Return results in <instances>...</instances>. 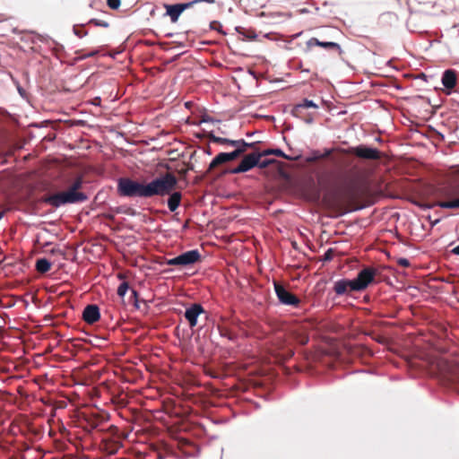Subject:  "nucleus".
<instances>
[{
  "instance_id": "f257e3e1",
  "label": "nucleus",
  "mask_w": 459,
  "mask_h": 459,
  "mask_svg": "<svg viewBox=\"0 0 459 459\" xmlns=\"http://www.w3.org/2000/svg\"><path fill=\"white\" fill-rule=\"evenodd\" d=\"M375 169L376 166L372 163L355 164L345 171L339 185L332 192L333 204L345 207L357 201L362 195L364 187Z\"/></svg>"
},
{
  "instance_id": "f03ea898",
  "label": "nucleus",
  "mask_w": 459,
  "mask_h": 459,
  "mask_svg": "<svg viewBox=\"0 0 459 459\" xmlns=\"http://www.w3.org/2000/svg\"><path fill=\"white\" fill-rule=\"evenodd\" d=\"M177 184L178 179L171 173H166L149 183L121 178L118 180L117 190L122 196L152 198L155 195H167L176 188Z\"/></svg>"
},
{
  "instance_id": "7ed1b4c3",
  "label": "nucleus",
  "mask_w": 459,
  "mask_h": 459,
  "mask_svg": "<svg viewBox=\"0 0 459 459\" xmlns=\"http://www.w3.org/2000/svg\"><path fill=\"white\" fill-rule=\"evenodd\" d=\"M378 274L377 268L372 266L364 267L353 280L342 279L334 282L333 290L337 295L348 294L351 291H363L370 284L376 282Z\"/></svg>"
},
{
  "instance_id": "20e7f679",
  "label": "nucleus",
  "mask_w": 459,
  "mask_h": 459,
  "mask_svg": "<svg viewBox=\"0 0 459 459\" xmlns=\"http://www.w3.org/2000/svg\"><path fill=\"white\" fill-rule=\"evenodd\" d=\"M437 368L440 378L459 392V365L441 359L437 361Z\"/></svg>"
},
{
  "instance_id": "39448f33",
  "label": "nucleus",
  "mask_w": 459,
  "mask_h": 459,
  "mask_svg": "<svg viewBox=\"0 0 459 459\" xmlns=\"http://www.w3.org/2000/svg\"><path fill=\"white\" fill-rule=\"evenodd\" d=\"M271 351L279 360L288 359L294 354L290 341L281 333L277 334L272 341Z\"/></svg>"
},
{
  "instance_id": "423d86ee",
  "label": "nucleus",
  "mask_w": 459,
  "mask_h": 459,
  "mask_svg": "<svg viewBox=\"0 0 459 459\" xmlns=\"http://www.w3.org/2000/svg\"><path fill=\"white\" fill-rule=\"evenodd\" d=\"M343 152L346 154L355 155L361 160L368 161L379 160L384 155L383 152L377 148H372L364 144L350 147L347 150H343Z\"/></svg>"
},
{
  "instance_id": "0eeeda50",
  "label": "nucleus",
  "mask_w": 459,
  "mask_h": 459,
  "mask_svg": "<svg viewBox=\"0 0 459 459\" xmlns=\"http://www.w3.org/2000/svg\"><path fill=\"white\" fill-rule=\"evenodd\" d=\"M209 3L214 4L215 0H194L188 3L176 4H164V8L166 9V14L169 16L171 22L176 23L178 21L181 13L194 6V4L197 3Z\"/></svg>"
},
{
  "instance_id": "6e6552de",
  "label": "nucleus",
  "mask_w": 459,
  "mask_h": 459,
  "mask_svg": "<svg viewBox=\"0 0 459 459\" xmlns=\"http://www.w3.org/2000/svg\"><path fill=\"white\" fill-rule=\"evenodd\" d=\"M201 260V255L198 250L186 251L174 258L166 260L168 265L188 266Z\"/></svg>"
},
{
  "instance_id": "1a4fd4ad",
  "label": "nucleus",
  "mask_w": 459,
  "mask_h": 459,
  "mask_svg": "<svg viewBox=\"0 0 459 459\" xmlns=\"http://www.w3.org/2000/svg\"><path fill=\"white\" fill-rule=\"evenodd\" d=\"M273 286L276 296L281 304L286 306H292L294 307H298L299 306L301 302L300 299L293 293L289 291L283 285L274 281Z\"/></svg>"
},
{
  "instance_id": "9d476101",
  "label": "nucleus",
  "mask_w": 459,
  "mask_h": 459,
  "mask_svg": "<svg viewBox=\"0 0 459 459\" xmlns=\"http://www.w3.org/2000/svg\"><path fill=\"white\" fill-rule=\"evenodd\" d=\"M67 191L58 192L53 195L42 197V202L48 204L55 208L66 204H76L74 199V195H70Z\"/></svg>"
},
{
  "instance_id": "9b49d317",
  "label": "nucleus",
  "mask_w": 459,
  "mask_h": 459,
  "mask_svg": "<svg viewBox=\"0 0 459 459\" xmlns=\"http://www.w3.org/2000/svg\"><path fill=\"white\" fill-rule=\"evenodd\" d=\"M261 157L262 154L260 152H253L246 155L240 163L230 170V173L239 174L250 170L258 164Z\"/></svg>"
},
{
  "instance_id": "f8f14e48",
  "label": "nucleus",
  "mask_w": 459,
  "mask_h": 459,
  "mask_svg": "<svg viewBox=\"0 0 459 459\" xmlns=\"http://www.w3.org/2000/svg\"><path fill=\"white\" fill-rule=\"evenodd\" d=\"M243 153H244V150H242V149H236L231 152H221L212 160V162L209 165L208 170L209 171L212 170L216 167H218L223 163L234 160Z\"/></svg>"
},
{
  "instance_id": "ddd939ff",
  "label": "nucleus",
  "mask_w": 459,
  "mask_h": 459,
  "mask_svg": "<svg viewBox=\"0 0 459 459\" xmlns=\"http://www.w3.org/2000/svg\"><path fill=\"white\" fill-rule=\"evenodd\" d=\"M205 311L201 304L194 303L189 307H187L185 311V317L187 320L190 328H194L197 325V318L201 314H204Z\"/></svg>"
},
{
  "instance_id": "4468645a",
  "label": "nucleus",
  "mask_w": 459,
  "mask_h": 459,
  "mask_svg": "<svg viewBox=\"0 0 459 459\" xmlns=\"http://www.w3.org/2000/svg\"><path fill=\"white\" fill-rule=\"evenodd\" d=\"M307 48H311L313 47H321L328 50H335L339 53V55L342 54V49L341 46L333 41H320L316 38H311L307 41Z\"/></svg>"
},
{
  "instance_id": "2eb2a0df",
  "label": "nucleus",
  "mask_w": 459,
  "mask_h": 459,
  "mask_svg": "<svg viewBox=\"0 0 459 459\" xmlns=\"http://www.w3.org/2000/svg\"><path fill=\"white\" fill-rule=\"evenodd\" d=\"M82 186V178H77L66 190L68 193H72L71 195H74L73 196L76 203H82L88 199L87 195L84 193L79 191V189H81Z\"/></svg>"
},
{
  "instance_id": "dca6fc26",
  "label": "nucleus",
  "mask_w": 459,
  "mask_h": 459,
  "mask_svg": "<svg viewBox=\"0 0 459 459\" xmlns=\"http://www.w3.org/2000/svg\"><path fill=\"white\" fill-rule=\"evenodd\" d=\"M100 309L96 305H88L82 313V319L89 325H93L100 320Z\"/></svg>"
},
{
  "instance_id": "f3484780",
  "label": "nucleus",
  "mask_w": 459,
  "mask_h": 459,
  "mask_svg": "<svg viewBox=\"0 0 459 459\" xmlns=\"http://www.w3.org/2000/svg\"><path fill=\"white\" fill-rule=\"evenodd\" d=\"M309 108H317L318 106L313 100L304 99L300 103H298L293 107L291 113L297 117H302L304 116L305 109Z\"/></svg>"
},
{
  "instance_id": "a211bd4d",
  "label": "nucleus",
  "mask_w": 459,
  "mask_h": 459,
  "mask_svg": "<svg viewBox=\"0 0 459 459\" xmlns=\"http://www.w3.org/2000/svg\"><path fill=\"white\" fill-rule=\"evenodd\" d=\"M443 85L449 90L454 89L457 83L456 73L454 70H446L442 76Z\"/></svg>"
},
{
  "instance_id": "6ab92c4d",
  "label": "nucleus",
  "mask_w": 459,
  "mask_h": 459,
  "mask_svg": "<svg viewBox=\"0 0 459 459\" xmlns=\"http://www.w3.org/2000/svg\"><path fill=\"white\" fill-rule=\"evenodd\" d=\"M168 199V207L170 212H175L180 205L182 195L180 192H170Z\"/></svg>"
},
{
  "instance_id": "aec40b11",
  "label": "nucleus",
  "mask_w": 459,
  "mask_h": 459,
  "mask_svg": "<svg viewBox=\"0 0 459 459\" xmlns=\"http://www.w3.org/2000/svg\"><path fill=\"white\" fill-rule=\"evenodd\" d=\"M290 337L301 345H305L308 342V335L301 330H293Z\"/></svg>"
},
{
  "instance_id": "412c9836",
  "label": "nucleus",
  "mask_w": 459,
  "mask_h": 459,
  "mask_svg": "<svg viewBox=\"0 0 459 459\" xmlns=\"http://www.w3.org/2000/svg\"><path fill=\"white\" fill-rule=\"evenodd\" d=\"M439 206L446 209H458L459 208V198L451 201H437L430 207Z\"/></svg>"
},
{
  "instance_id": "4be33fe9",
  "label": "nucleus",
  "mask_w": 459,
  "mask_h": 459,
  "mask_svg": "<svg viewBox=\"0 0 459 459\" xmlns=\"http://www.w3.org/2000/svg\"><path fill=\"white\" fill-rule=\"evenodd\" d=\"M51 268V263L46 258H39L36 262V270L40 273H48Z\"/></svg>"
},
{
  "instance_id": "5701e85b",
  "label": "nucleus",
  "mask_w": 459,
  "mask_h": 459,
  "mask_svg": "<svg viewBox=\"0 0 459 459\" xmlns=\"http://www.w3.org/2000/svg\"><path fill=\"white\" fill-rule=\"evenodd\" d=\"M453 190L449 186H441L435 190L434 195L437 198H450L453 196Z\"/></svg>"
},
{
  "instance_id": "b1692460",
  "label": "nucleus",
  "mask_w": 459,
  "mask_h": 459,
  "mask_svg": "<svg viewBox=\"0 0 459 459\" xmlns=\"http://www.w3.org/2000/svg\"><path fill=\"white\" fill-rule=\"evenodd\" d=\"M262 156L264 155H270V154H273L277 157H281V158H284L286 160H297V158H291L288 155H286L280 149H269V150H266L264 151L263 153H261Z\"/></svg>"
},
{
  "instance_id": "393cba45",
  "label": "nucleus",
  "mask_w": 459,
  "mask_h": 459,
  "mask_svg": "<svg viewBox=\"0 0 459 459\" xmlns=\"http://www.w3.org/2000/svg\"><path fill=\"white\" fill-rule=\"evenodd\" d=\"M206 136L212 143L220 144H230V139L216 136L212 133H208Z\"/></svg>"
},
{
  "instance_id": "a878e982",
  "label": "nucleus",
  "mask_w": 459,
  "mask_h": 459,
  "mask_svg": "<svg viewBox=\"0 0 459 459\" xmlns=\"http://www.w3.org/2000/svg\"><path fill=\"white\" fill-rule=\"evenodd\" d=\"M128 289L129 284L126 281L122 282L117 288V295L121 298H124Z\"/></svg>"
},
{
  "instance_id": "bb28decb",
  "label": "nucleus",
  "mask_w": 459,
  "mask_h": 459,
  "mask_svg": "<svg viewBox=\"0 0 459 459\" xmlns=\"http://www.w3.org/2000/svg\"><path fill=\"white\" fill-rule=\"evenodd\" d=\"M89 23L94 24L95 26H98V27H104V28L108 27V23L107 22L102 21V20H98V19H91L89 21Z\"/></svg>"
},
{
  "instance_id": "cd10ccee",
  "label": "nucleus",
  "mask_w": 459,
  "mask_h": 459,
  "mask_svg": "<svg viewBox=\"0 0 459 459\" xmlns=\"http://www.w3.org/2000/svg\"><path fill=\"white\" fill-rule=\"evenodd\" d=\"M108 6L112 10H117L121 4L120 0H107Z\"/></svg>"
},
{
  "instance_id": "c85d7f7f",
  "label": "nucleus",
  "mask_w": 459,
  "mask_h": 459,
  "mask_svg": "<svg viewBox=\"0 0 459 459\" xmlns=\"http://www.w3.org/2000/svg\"><path fill=\"white\" fill-rule=\"evenodd\" d=\"M334 251L329 248L324 255V261H331L333 258Z\"/></svg>"
},
{
  "instance_id": "c756f323",
  "label": "nucleus",
  "mask_w": 459,
  "mask_h": 459,
  "mask_svg": "<svg viewBox=\"0 0 459 459\" xmlns=\"http://www.w3.org/2000/svg\"><path fill=\"white\" fill-rule=\"evenodd\" d=\"M74 32L78 38H83L88 34L87 30L79 28H74Z\"/></svg>"
},
{
  "instance_id": "7c9ffc66",
  "label": "nucleus",
  "mask_w": 459,
  "mask_h": 459,
  "mask_svg": "<svg viewBox=\"0 0 459 459\" xmlns=\"http://www.w3.org/2000/svg\"><path fill=\"white\" fill-rule=\"evenodd\" d=\"M240 144H244V140H230V145L235 146L236 149L240 146Z\"/></svg>"
},
{
  "instance_id": "2f4dec72",
  "label": "nucleus",
  "mask_w": 459,
  "mask_h": 459,
  "mask_svg": "<svg viewBox=\"0 0 459 459\" xmlns=\"http://www.w3.org/2000/svg\"><path fill=\"white\" fill-rule=\"evenodd\" d=\"M273 160H261V159H259V161H258V164L256 166L260 167V168H265L268 166V164H270L271 162H273Z\"/></svg>"
},
{
  "instance_id": "473e14b6",
  "label": "nucleus",
  "mask_w": 459,
  "mask_h": 459,
  "mask_svg": "<svg viewBox=\"0 0 459 459\" xmlns=\"http://www.w3.org/2000/svg\"><path fill=\"white\" fill-rule=\"evenodd\" d=\"M397 263H398L399 265H401L403 267L410 266V262L406 258H400Z\"/></svg>"
},
{
  "instance_id": "72a5a7b5",
  "label": "nucleus",
  "mask_w": 459,
  "mask_h": 459,
  "mask_svg": "<svg viewBox=\"0 0 459 459\" xmlns=\"http://www.w3.org/2000/svg\"><path fill=\"white\" fill-rule=\"evenodd\" d=\"M221 27V23L217 21H213L210 23V28L212 30H220Z\"/></svg>"
},
{
  "instance_id": "f704fd0d",
  "label": "nucleus",
  "mask_w": 459,
  "mask_h": 459,
  "mask_svg": "<svg viewBox=\"0 0 459 459\" xmlns=\"http://www.w3.org/2000/svg\"><path fill=\"white\" fill-rule=\"evenodd\" d=\"M254 145H255V143H248L244 141V144H240V146L238 149H242V150H244V152H245L248 148H253Z\"/></svg>"
},
{
  "instance_id": "c9c22d12",
  "label": "nucleus",
  "mask_w": 459,
  "mask_h": 459,
  "mask_svg": "<svg viewBox=\"0 0 459 459\" xmlns=\"http://www.w3.org/2000/svg\"><path fill=\"white\" fill-rule=\"evenodd\" d=\"M301 118H303L308 124L312 123L313 119H314L312 116L306 115L305 113H304V116Z\"/></svg>"
},
{
  "instance_id": "e433bc0d",
  "label": "nucleus",
  "mask_w": 459,
  "mask_h": 459,
  "mask_svg": "<svg viewBox=\"0 0 459 459\" xmlns=\"http://www.w3.org/2000/svg\"><path fill=\"white\" fill-rule=\"evenodd\" d=\"M132 295H133V297L134 299L135 306L138 307V305H137V302H138V293H137V291L134 290H132Z\"/></svg>"
},
{
  "instance_id": "4c0bfd02",
  "label": "nucleus",
  "mask_w": 459,
  "mask_h": 459,
  "mask_svg": "<svg viewBox=\"0 0 459 459\" xmlns=\"http://www.w3.org/2000/svg\"><path fill=\"white\" fill-rule=\"evenodd\" d=\"M97 54H98V51H92V52H91V53H89V54L84 55V56H82V58L94 56H95V55H97Z\"/></svg>"
},
{
  "instance_id": "58836bf2",
  "label": "nucleus",
  "mask_w": 459,
  "mask_h": 459,
  "mask_svg": "<svg viewBox=\"0 0 459 459\" xmlns=\"http://www.w3.org/2000/svg\"><path fill=\"white\" fill-rule=\"evenodd\" d=\"M452 253L455 254V255H459V245L457 247H455L453 250H452Z\"/></svg>"
},
{
  "instance_id": "ea45409f",
  "label": "nucleus",
  "mask_w": 459,
  "mask_h": 459,
  "mask_svg": "<svg viewBox=\"0 0 459 459\" xmlns=\"http://www.w3.org/2000/svg\"><path fill=\"white\" fill-rule=\"evenodd\" d=\"M211 120L212 119L209 117L205 116V117H203L202 122H208V121H211Z\"/></svg>"
},
{
  "instance_id": "a19ab883",
  "label": "nucleus",
  "mask_w": 459,
  "mask_h": 459,
  "mask_svg": "<svg viewBox=\"0 0 459 459\" xmlns=\"http://www.w3.org/2000/svg\"><path fill=\"white\" fill-rule=\"evenodd\" d=\"M248 38L250 39H255V34L254 31L250 32V34L247 35Z\"/></svg>"
},
{
  "instance_id": "79ce46f5",
  "label": "nucleus",
  "mask_w": 459,
  "mask_h": 459,
  "mask_svg": "<svg viewBox=\"0 0 459 459\" xmlns=\"http://www.w3.org/2000/svg\"><path fill=\"white\" fill-rule=\"evenodd\" d=\"M439 222V219H437L435 220L434 221L431 222L432 226L437 224Z\"/></svg>"
},
{
  "instance_id": "37998d69",
  "label": "nucleus",
  "mask_w": 459,
  "mask_h": 459,
  "mask_svg": "<svg viewBox=\"0 0 459 459\" xmlns=\"http://www.w3.org/2000/svg\"><path fill=\"white\" fill-rule=\"evenodd\" d=\"M3 214H4L3 212L0 213V219L3 217Z\"/></svg>"
}]
</instances>
